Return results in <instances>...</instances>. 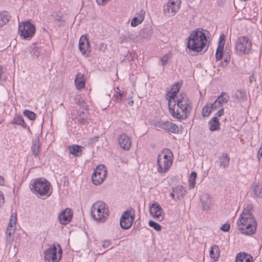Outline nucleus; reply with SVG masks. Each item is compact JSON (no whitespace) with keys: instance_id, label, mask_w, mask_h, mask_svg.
Returning a JSON list of instances; mask_svg holds the SVG:
<instances>
[{"instance_id":"nucleus-1","label":"nucleus","mask_w":262,"mask_h":262,"mask_svg":"<svg viewBox=\"0 0 262 262\" xmlns=\"http://www.w3.org/2000/svg\"><path fill=\"white\" fill-rule=\"evenodd\" d=\"M252 208L251 205H248L237 222L238 229L247 235L254 234L256 230L257 223L251 212Z\"/></svg>"},{"instance_id":"nucleus-2","label":"nucleus","mask_w":262,"mask_h":262,"mask_svg":"<svg viewBox=\"0 0 262 262\" xmlns=\"http://www.w3.org/2000/svg\"><path fill=\"white\" fill-rule=\"evenodd\" d=\"M207 39L205 34L200 29L193 31L188 37L187 47L190 51L197 53H205L208 49Z\"/></svg>"},{"instance_id":"nucleus-3","label":"nucleus","mask_w":262,"mask_h":262,"mask_svg":"<svg viewBox=\"0 0 262 262\" xmlns=\"http://www.w3.org/2000/svg\"><path fill=\"white\" fill-rule=\"evenodd\" d=\"M168 103L169 111L172 116L179 120H185L191 109L190 102L187 98H177L176 103Z\"/></svg>"},{"instance_id":"nucleus-4","label":"nucleus","mask_w":262,"mask_h":262,"mask_svg":"<svg viewBox=\"0 0 262 262\" xmlns=\"http://www.w3.org/2000/svg\"><path fill=\"white\" fill-rule=\"evenodd\" d=\"M158 171L159 173H165L172 166L173 163V154L170 149L164 148L158 155L157 157Z\"/></svg>"},{"instance_id":"nucleus-5","label":"nucleus","mask_w":262,"mask_h":262,"mask_svg":"<svg viewBox=\"0 0 262 262\" xmlns=\"http://www.w3.org/2000/svg\"><path fill=\"white\" fill-rule=\"evenodd\" d=\"M51 184L45 179L38 178L33 180L30 182V189L31 191L36 194L40 196L47 195L51 194L50 188Z\"/></svg>"},{"instance_id":"nucleus-6","label":"nucleus","mask_w":262,"mask_h":262,"mask_svg":"<svg viewBox=\"0 0 262 262\" xmlns=\"http://www.w3.org/2000/svg\"><path fill=\"white\" fill-rule=\"evenodd\" d=\"M91 213L93 219L100 222H104L108 216L107 205L102 201L97 202L93 204Z\"/></svg>"},{"instance_id":"nucleus-7","label":"nucleus","mask_w":262,"mask_h":262,"mask_svg":"<svg viewBox=\"0 0 262 262\" xmlns=\"http://www.w3.org/2000/svg\"><path fill=\"white\" fill-rule=\"evenodd\" d=\"M35 27L29 21H24L19 24L18 33L20 36L30 40L34 35Z\"/></svg>"},{"instance_id":"nucleus-8","label":"nucleus","mask_w":262,"mask_h":262,"mask_svg":"<svg viewBox=\"0 0 262 262\" xmlns=\"http://www.w3.org/2000/svg\"><path fill=\"white\" fill-rule=\"evenodd\" d=\"M251 48V41L247 37L242 36L238 38L235 46V51L237 54L242 55L248 54Z\"/></svg>"},{"instance_id":"nucleus-9","label":"nucleus","mask_w":262,"mask_h":262,"mask_svg":"<svg viewBox=\"0 0 262 262\" xmlns=\"http://www.w3.org/2000/svg\"><path fill=\"white\" fill-rule=\"evenodd\" d=\"M135 219V211L133 209L125 211L120 217V225L123 229H128L132 226Z\"/></svg>"},{"instance_id":"nucleus-10","label":"nucleus","mask_w":262,"mask_h":262,"mask_svg":"<svg viewBox=\"0 0 262 262\" xmlns=\"http://www.w3.org/2000/svg\"><path fill=\"white\" fill-rule=\"evenodd\" d=\"M107 171L104 165L98 166L92 176V181L95 185H99L106 178Z\"/></svg>"},{"instance_id":"nucleus-11","label":"nucleus","mask_w":262,"mask_h":262,"mask_svg":"<svg viewBox=\"0 0 262 262\" xmlns=\"http://www.w3.org/2000/svg\"><path fill=\"white\" fill-rule=\"evenodd\" d=\"M179 0H169L167 4L163 6L164 13L168 17L174 16L180 9Z\"/></svg>"},{"instance_id":"nucleus-12","label":"nucleus","mask_w":262,"mask_h":262,"mask_svg":"<svg viewBox=\"0 0 262 262\" xmlns=\"http://www.w3.org/2000/svg\"><path fill=\"white\" fill-rule=\"evenodd\" d=\"M154 126L158 129H162L168 132L172 133H179V128L176 124L168 121H163L162 120L156 122Z\"/></svg>"},{"instance_id":"nucleus-13","label":"nucleus","mask_w":262,"mask_h":262,"mask_svg":"<svg viewBox=\"0 0 262 262\" xmlns=\"http://www.w3.org/2000/svg\"><path fill=\"white\" fill-rule=\"evenodd\" d=\"M149 213L157 221L161 222L164 219L163 210L157 202H154L150 204Z\"/></svg>"},{"instance_id":"nucleus-14","label":"nucleus","mask_w":262,"mask_h":262,"mask_svg":"<svg viewBox=\"0 0 262 262\" xmlns=\"http://www.w3.org/2000/svg\"><path fill=\"white\" fill-rule=\"evenodd\" d=\"M79 50L82 55L85 57H89L91 51V48L89 39L86 35L80 37L78 45Z\"/></svg>"},{"instance_id":"nucleus-15","label":"nucleus","mask_w":262,"mask_h":262,"mask_svg":"<svg viewBox=\"0 0 262 262\" xmlns=\"http://www.w3.org/2000/svg\"><path fill=\"white\" fill-rule=\"evenodd\" d=\"M72 216V210L69 208H67L59 214L58 219L60 224L67 225L71 221Z\"/></svg>"},{"instance_id":"nucleus-16","label":"nucleus","mask_w":262,"mask_h":262,"mask_svg":"<svg viewBox=\"0 0 262 262\" xmlns=\"http://www.w3.org/2000/svg\"><path fill=\"white\" fill-rule=\"evenodd\" d=\"M44 257L46 260L52 262H58L60 259V256L57 258V249L54 245L44 252Z\"/></svg>"},{"instance_id":"nucleus-17","label":"nucleus","mask_w":262,"mask_h":262,"mask_svg":"<svg viewBox=\"0 0 262 262\" xmlns=\"http://www.w3.org/2000/svg\"><path fill=\"white\" fill-rule=\"evenodd\" d=\"M181 87V83L177 82L171 87L170 91H168L167 96L169 97L168 103H176L177 98H179L177 96Z\"/></svg>"},{"instance_id":"nucleus-18","label":"nucleus","mask_w":262,"mask_h":262,"mask_svg":"<svg viewBox=\"0 0 262 262\" xmlns=\"http://www.w3.org/2000/svg\"><path fill=\"white\" fill-rule=\"evenodd\" d=\"M118 141L120 147L124 150H128L131 147V140L125 134H122L118 138Z\"/></svg>"},{"instance_id":"nucleus-19","label":"nucleus","mask_w":262,"mask_h":262,"mask_svg":"<svg viewBox=\"0 0 262 262\" xmlns=\"http://www.w3.org/2000/svg\"><path fill=\"white\" fill-rule=\"evenodd\" d=\"M186 190L184 187L181 185H178L172 188V191L170 193L172 199L177 201L183 198L185 194Z\"/></svg>"},{"instance_id":"nucleus-20","label":"nucleus","mask_w":262,"mask_h":262,"mask_svg":"<svg viewBox=\"0 0 262 262\" xmlns=\"http://www.w3.org/2000/svg\"><path fill=\"white\" fill-rule=\"evenodd\" d=\"M225 36L221 35L220 37L219 46L215 53V58L216 60H219L223 56L224 47L225 45Z\"/></svg>"},{"instance_id":"nucleus-21","label":"nucleus","mask_w":262,"mask_h":262,"mask_svg":"<svg viewBox=\"0 0 262 262\" xmlns=\"http://www.w3.org/2000/svg\"><path fill=\"white\" fill-rule=\"evenodd\" d=\"M31 149L34 157L38 158L40 152V144L39 137H37L32 141Z\"/></svg>"},{"instance_id":"nucleus-22","label":"nucleus","mask_w":262,"mask_h":262,"mask_svg":"<svg viewBox=\"0 0 262 262\" xmlns=\"http://www.w3.org/2000/svg\"><path fill=\"white\" fill-rule=\"evenodd\" d=\"M201 200L203 205V208L205 210H209L213 204L212 198L208 194L203 195Z\"/></svg>"},{"instance_id":"nucleus-23","label":"nucleus","mask_w":262,"mask_h":262,"mask_svg":"<svg viewBox=\"0 0 262 262\" xmlns=\"http://www.w3.org/2000/svg\"><path fill=\"white\" fill-rule=\"evenodd\" d=\"M236 262H253L252 256L245 252L238 253L236 257Z\"/></svg>"},{"instance_id":"nucleus-24","label":"nucleus","mask_w":262,"mask_h":262,"mask_svg":"<svg viewBox=\"0 0 262 262\" xmlns=\"http://www.w3.org/2000/svg\"><path fill=\"white\" fill-rule=\"evenodd\" d=\"M75 84L78 90H81L85 86V81L83 74L78 73L75 78Z\"/></svg>"},{"instance_id":"nucleus-25","label":"nucleus","mask_w":262,"mask_h":262,"mask_svg":"<svg viewBox=\"0 0 262 262\" xmlns=\"http://www.w3.org/2000/svg\"><path fill=\"white\" fill-rule=\"evenodd\" d=\"M11 18L10 13L6 11L0 12V28L7 24Z\"/></svg>"},{"instance_id":"nucleus-26","label":"nucleus","mask_w":262,"mask_h":262,"mask_svg":"<svg viewBox=\"0 0 262 262\" xmlns=\"http://www.w3.org/2000/svg\"><path fill=\"white\" fill-rule=\"evenodd\" d=\"M145 11L141 10L139 13V16L135 17L131 21L130 25L132 27H136L141 24L144 19Z\"/></svg>"},{"instance_id":"nucleus-27","label":"nucleus","mask_w":262,"mask_h":262,"mask_svg":"<svg viewBox=\"0 0 262 262\" xmlns=\"http://www.w3.org/2000/svg\"><path fill=\"white\" fill-rule=\"evenodd\" d=\"M233 98L239 101L243 102L247 99V95L246 91L243 90H237L233 96Z\"/></svg>"},{"instance_id":"nucleus-28","label":"nucleus","mask_w":262,"mask_h":262,"mask_svg":"<svg viewBox=\"0 0 262 262\" xmlns=\"http://www.w3.org/2000/svg\"><path fill=\"white\" fill-rule=\"evenodd\" d=\"M209 129L211 131L217 130L219 129L220 122L216 117H213L209 122Z\"/></svg>"},{"instance_id":"nucleus-29","label":"nucleus","mask_w":262,"mask_h":262,"mask_svg":"<svg viewBox=\"0 0 262 262\" xmlns=\"http://www.w3.org/2000/svg\"><path fill=\"white\" fill-rule=\"evenodd\" d=\"M210 256L211 259L215 261L217 260L220 256V250L217 246L213 245L211 247Z\"/></svg>"},{"instance_id":"nucleus-30","label":"nucleus","mask_w":262,"mask_h":262,"mask_svg":"<svg viewBox=\"0 0 262 262\" xmlns=\"http://www.w3.org/2000/svg\"><path fill=\"white\" fill-rule=\"evenodd\" d=\"M69 150L70 153L75 156H80L82 154L81 147L79 145L69 146Z\"/></svg>"},{"instance_id":"nucleus-31","label":"nucleus","mask_w":262,"mask_h":262,"mask_svg":"<svg viewBox=\"0 0 262 262\" xmlns=\"http://www.w3.org/2000/svg\"><path fill=\"white\" fill-rule=\"evenodd\" d=\"M220 166L226 168L229 166L230 158L226 154H223L220 158Z\"/></svg>"},{"instance_id":"nucleus-32","label":"nucleus","mask_w":262,"mask_h":262,"mask_svg":"<svg viewBox=\"0 0 262 262\" xmlns=\"http://www.w3.org/2000/svg\"><path fill=\"white\" fill-rule=\"evenodd\" d=\"M216 100L219 104L226 103L229 100V96L226 93L222 92Z\"/></svg>"},{"instance_id":"nucleus-33","label":"nucleus","mask_w":262,"mask_h":262,"mask_svg":"<svg viewBox=\"0 0 262 262\" xmlns=\"http://www.w3.org/2000/svg\"><path fill=\"white\" fill-rule=\"evenodd\" d=\"M253 192L257 198H262V184H257L253 186Z\"/></svg>"},{"instance_id":"nucleus-34","label":"nucleus","mask_w":262,"mask_h":262,"mask_svg":"<svg viewBox=\"0 0 262 262\" xmlns=\"http://www.w3.org/2000/svg\"><path fill=\"white\" fill-rule=\"evenodd\" d=\"M29 51L31 54V56L33 58H37L39 56V48L35 46V45H33L29 48Z\"/></svg>"},{"instance_id":"nucleus-35","label":"nucleus","mask_w":262,"mask_h":262,"mask_svg":"<svg viewBox=\"0 0 262 262\" xmlns=\"http://www.w3.org/2000/svg\"><path fill=\"white\" fill-rule=\"evenodd\" d=\"M12 124H17L26 127V124L21 116H17L14 117L12 121Z\"/></svg>"},{"instance_id":"nucleus-36","label":"nucleus","mask_w":262,"mask_h":262,"mask_svg":"<svg viewBox=\"0 0 262 262\" xmlns=\"http://www.w3.org/2000/svg\"><path fill=\"white\" fill-rule=\"evenodd\" d=\"M14 231V229H12V228L8 227L6 232L7 244H10L13 241V238L11 237V235L13 233Z\"/></svg>"},{"instance_id":"nucleus-37","label":"nucleus","mask_w":262,"mask_h":262,"mask_svg":"<svg viewBox=\"0 0 262 262\" xmlns=\"http://www.w3.org/2000/svg\"><path fill=\"white\" fill-rule=\"evenodd\" d=\"M197 177V173L195 171H193L191 173L189 179V187L190 188H193L195 184V179Z\"/></svg>"},{"instance_id":"nucleus-38","label":"nucleus","mask_w":262,"mask_h":262,"mask_svg":"<svg viewBox=\"0 0 262 262\" xmlns=\"http://www.w3.org/2000/svg\"><path fill=\"white\" fill-rule=\"evenodd\" d=\"M24 115L27 117L30 120H34L35 119L36 115L35 114L29 110H26L23 112Z\"/></svg>"},{"instance_id":"nucleus-39","label":"nucleus","mask_w":262,"mask_h":262,"mask_svg":"<svg viewBox=\"0 0 262 262\" xmlns=\"http://www.w3.org/2000/svg\"><path fill=\"white\" fill-rule=\"evenodd\" d=\"M148 225L149 227L153 228L157 231H160L161 230L162 228L161 225L152 220H150L148 222Z\"/></svg>"},{"instance_id":"nucleus-40","label":"nucleus","mask_w":262,"mask_h":262,"mask_svg":"<svg viewBox=\"0 0 262 262\" xmlns=\"http://www.w3.org/2000/svg\"><path fill=\"white\" fill-rule=\"evenodd\" d=\"M94 48L95 50L104 52L106 49L107 45L105 43L102 42L99 45L95 44Z\"/></svg>"},{"instance_id":"nucleus-41","label":"nucleus","mask_w":262,"mask_h":262,"mask_svg":"<svg viewBox=\"0 0 262 262\" xmlns=\"http://www.w3.org/2000/svg\"><path fill=\"white\" fill-rule=\"evenodd\" d=\"M211 112V110L208 105L204 106L202 110V115L204 117H208Z\"/></svg>"},{"instance_id":"nucleus-42","label":"nucleus","mask_w":262,"mask_h":262,"mask_svg":"<svg viewBox=\"0 0 262 262\" xmlns=\"http://www.w3.org/2000/svg\"><path fill=\"white\" fill-rule=\"evenodd\" d=\"M16 221H17V215H16V213H13L11 214L8 227H10V228H12L13 226V225H15L16 224Z\"/></svg>"},{"instance_id":"nucleus-43","label":"nucleus","mask_w":262,"mask_h":262,"mask_svg":"<svg viewBox=\"0 0 262 262\" xmlns=\"http://www.w3.org/2000/svg\"><path fill=\"white\" fill-rule=\"evenodd\" d=\"M52 16H54V20L55 21L60 23L58 26H61L64 25V22L61 19V15H60V13H56L55 15H53Z\"/></svg>"},{"instance_id":"nucleus-44","label":"nucleus","mask_w":262,"mask_h":262,"mask_svg":"<svg viewBox=\"0 0 262 262\" xmlns=\"http://www.w3.org/2000/svg\"><path fill=\"white\" fill-rule=\"evenodd\" d=\"M122 95L123 94H122L121 92H117L114 96L115 100L117 102H121V98Z\"/></svg>"},{"instance_id":"nucleus-45","label":"nucleus","mask_w":262,"mask_h":262,"mask_svg":"<svg viewBox=\"0 0 262 262\" xmlns=\"http://www.w3.org/2000/svg\"><path fill=\"white\" fill-rule=\"evenodd\" d=\"M77 121L80 123L85 124L86 122V116L84 115L82 116L77 117Z\"/></svg>"},{"instance_id":"nucleus-46","label":"nucleus","mask_w":262,"mask_h":262,"mask_svg":"<svg viewBox=\"0 0 262 262\" xmlns=\"http://www.w3.org/2000/svg\"><path fill=\"white\" fill-rule=\"evenodd\" d=\"M168 58H169V57L167 55H165L164 56H163L162 58L160 60L161 65L164 66L166 64H167Z\"/></svg>"},{"instance_id":"nucleus-47","label":"nucleus","mask_w":262,"mask_h":262,"mask_svg":"<svg viewBox=\"0 0 262 262\" xmlns=\"http://www.w3.org/2000/svg\"><path fill=\"white\" fill-rule=\"evenodd\" d=\"M102 247H103L104 248H112V247H111V243L110 241L108 240H106V241H104L103 242V244L102 245Z\"/></svg>"},{"instance_id":"nucleus-48","label":"nucleus","mask_w":262,"mask_h":262,"mask_svg":"<svg viewBox=\"0 0 262 262\" xmlns=\"http://www.w3.org/2000/svg\"><path fill=\"white\" fill-rule=\"evenodd\" d=\"M230 227V226L229 224H225L223 225L220 229L223 231L227 232L229 230Z\"/></svg>"},{"instance_id":"nucleus-49","label":"nucleus","mask_w":262,"mask_h":262,"mask_svg":"<svg viewBox=\"0 0 262 262\" xmlns=\"http://www.w3.org/2000/svg\"><path fill=\"white\" fill-rule=\"evenodd\" d=\"M5 79L4 76V70L2 66L0 65V80Z\"/></svg>"},{"instance_id":"nucleus-50","label":"nucleus","mask_w":262,"mask_h":262,"mask_svg":"<svg viewBox=\"0 0 262 262\" xmlns=\"http://www.w3.org/2000/svg\"><path fill=\"white\" fill-rule=\"evenodd\" d=\"M221 104H219L218 103V101H217V100H216L213 103H212L210 105V108L211 110H213L215 109L218 106L220 105Z\"/></svg>"},{"instance_id":"nucleus-51","label":"nucleus","mask_w":262,"mask_h":262,"mask_svg":"<svg viewBox=\"0 0 262 262\" xmlns=\"http://www.w3.org/2000/svg\"><path fill=\"white\" fill-rule=\"evenodd\" d=\"M5 199L3 192L0 191V207L4 204Z\"/></svg>"},{"instance_id":"nucleus-52","label":"nucleus","mask_w":262,"mask_h":262,"mask_svg":"<svg viewBox=\"0 0 262 262\" xmlns=\"http://www.w3.org/2000/svg\"><path fill=\"white\" fill-rule=\"evenodd\" d=\"M261 157H262V146L259 149L257 155V158L259 161Z\"/></svg>"},{"instance_id":"nucleus-53","label":"nucleus","mask_w":262,"mask_h":262,"mask_svg":"<svg viewBox=\"0 0 262 262\" xmlns=\"http://www.w3.org/2000/svg\"><path fill=\"white\" fill-rule=\"evenodd\" d=\"M97 4L99 5H105L106 2L108 1V0H96Z\"/></svg>"},{"instance_id":"nucleus-54","label":"nucleus","mask_w":262,"mask_h":262,"mask_svg":"<svg viewBox=\"0 0 262 262\" xmlns=\"http://www.w3.org/2000/svg\"><path fill=\"white\" fill-rule=\"evenodd\" d=\"M224 113V108L220 109L216 113V116L217 117H220L222 116Z\"/></svg>"},{"instance_id":"nucleus-55","label":"nucleus","mask_w":262,"mask_h":262,"mask_svg":"<svg viewBox=\"0 0 262 262\" xmlns=\"http://www.w3.org/2000/svg\"><path fill=\"white\" fill-rule=\"evenodd\" d=\"M99 139L98 136H95L91 139V143H94L97 141Z\"/></svg>"},{"instance_id":"nucleus-56","label":"nucleus","mask_w":262,"mask_h":262,"mask_svg":"<svg viewBox=\"0 0 262 262\" xmlns=\"http://www.w3.org/2000/svg\"><path fill=\"white\" fill-rule=\"evenodd\" d=\"M5 184V181L4 178L0 176V185L3 186Z\"/></svg>"},{"instance_id":"nucleus-57","label":"nucleus","mask_w":262,"mask_h":262,"mask_svg":"<svg viewBox=\"0 0 262 262\" xmlns=\"http://www.w3.org/2000/svg\"><path fill=\"white\" fill-rule=\"evenodd\" d=\"M230 59V57H226L224 59V62H226V64H225V66H226L227 65V63L229 62Z\"/></svg>"},{"instance_id":"nucleus-58","label":"nucleus","mask_w":262,"mask_h":262,"mask_svg":"<svg viewBox=\"0 0 262 262\" xmlns=\"http://www.w3.org/2000/svg\"><path fill=\"white\" fill-rule=\"evenodd\" d=\"M84 115V112L83 111H78L77 112V116H82Z\"/></svg>"},{"instance_id":"nucleus-59","label":"nucleus","mask_w":262,"mask_h":262,"mask_svg":"<svg viewBox=\"0 0 262 262\" xmlns=\"http://www.w3.org/2000/svg\"><path fill=\"white\" fill-rule=\"evenodd\" d=\"M150 30H149L148 28H147V29H144L143 30V32L144 33L146 32L147 33V35L149 34H150Z\"/></svg>"},{"instance_id":"nucleus-60","label":"nucleus","mask_w":262,"mask_h":262,"mask_svg":"<svg viewBox=\"0 0 262 262\" xmlns=\"http://www.w3.org/2000/svg\"><path fill=\"white\" fill-rule=\"evenodd\" d=\"M133 103H134V102H133V101H132V102H130L129 103V104L130 105H133Z\"/></svg>"},{"instance_id":"nucleus-61","label":"nucleus","mask_w":262,"mask_h":262,"mask_svg":"<svg viewBox=\"0 0 262 262\" xmlns=\"http://www.w3.org/2000/svg\"><path fill=\"white\" fill-rule=\"evenodd\" d=\"M251 78H252V79H253V78H254V75H253V74H252V75L251 76ZM250 80L251 81V79H250Z\"/></svg>"},{"instance_id":"nucleus-62","label":"nucleus","mask_w":262,"mask_h":262,"mask_svg":"<svg viewBox=\"0 0 262 262\" xmlns=\"http://www.w3.org/2000/svg\"><path fill=\"white\" fill-rule=\"evenodd\" d=\"M80 102V101H77V102H76V103L78 104V103Z\"/></svg>"}]
</instances>
